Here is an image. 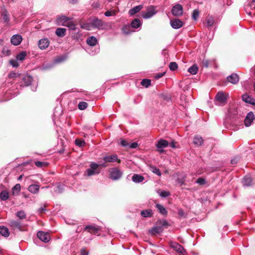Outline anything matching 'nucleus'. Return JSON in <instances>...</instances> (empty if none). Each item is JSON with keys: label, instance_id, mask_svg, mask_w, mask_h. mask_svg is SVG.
<instances>
[{"label": "nucleus", "instance_id": "nucleus-37", "mask_svg": "<svg viewBox=\"0 0 255 255\" xmlns=\"http://www.w3.org/2000/svg\"><path fill=\"white\" fill-rule=\"evenodd\" d=\"M21 186L19 184H16L12 189V194L14 195H17L20 191Z\"/></svg>", "mask_w": 255, "mask_h": 255}, {"label": "nucleus", "instance_id": "nucleus-9", "mask_svg": "<svg viewBox=\"0 0 255 255\" xmlns=\"http://www.w3.org/2000/svg\"><path fill=\"white\" fill-rule=\"evenodd\" d=\"M170 24L174 29H179L183 26L184 23L179 19L174 18L170 20Z\"/></svg>", "mask_w": 255, "mask_h": 255}, {"label": "nucleus", "instance_id": "nucleus-50", "mask_svg": "<svg viewBox=\"0 0 255 255\" xmlns=\"http://www.w3.org/2000/svg\"><path fill=\"white\" fill-rule=\"evenodd\" d=\"M20 75L17 73H15V72H10L9 74H8V77L10 78H16L18 76H19Z\"/></svg>", "mask_w": 255, "mask_h": 255}, {"label": "nucleus", "instance_id": "nucleus-24", "mask_svg": "<svg viewBox=\"0 0 255 255\" xmlns=\"http://www.w3.org/2000/svg\"><path fill=\"white\" fill-rule=\"evenodd\" d=\"M86 42L89 45L94 46L97 43V39L93 36H90L87 38Z\"/></svg>", "mask_w": 255, "mask_h": 255}, {"label": "nucleus", "instance_id": "nucleus-2", "mask_svg": "<svg viewBox=\"0 0 255 255\" xmlns=\"http://www.w3.org/2000/svg\"><path fill=\"white\" fill-rule=\"evenodd\" d=\"M170 247L172 248L174 250L177 252L179 255H185L186 251L183 248V247L179 244L176 242H170Z\"/></svg>", "mask_w": 255, "mask_h": 255}, {"label": "nucleus", "instance_id": "nucleus-62", "mask_svg": "<svg viewBox=\"0 0 255 255\" xmlns=\"http://www.w3.org/2000/svg\"><path fill=\"white\" fill-rule=\"evenodd\" d=\"M169 145L170 146H171V147L174 148L176 147V146H175V143L174 142H171L170 144H169Z\"/></svg>", "mask_w": 255, "mask_h": 255}, {"label": "nucleus", "instance_id": "nucleus-12", "mask_svg": "<svg viewBox=\"0 0 255 255\" xmlns=\"http://www.w3.org/2000/svg\"><path fill=\"white\" fill-rule=\"evenodd\" d=\"M100 230V228L98 226L94 225L86 226L84 228V231H87L91 234H96Z\"/></svg>", "mask_w": 255, "mask_h": 255}, {"label": "nucleus", "instance_id": "nucleus-18", "mask_svg": "<svg viewBox=\"0 0 255 255\" xmlns=\"http://www.w3.org/2000/svg\"><path fill=\"white\" fill-rule=\"evenodd\" d=\"M242 99L247 103H249L253 105H255V100L248 94L243 95L242 96Z\"/></svg>", "mask_w": 255, "mask_h": 255}, {"label": "nucleus", "instance_id": "nucleus-30", "mask_svg": "<svg viewBox=\"0 0 255 255\" xmlns=\"http://www.w3.org/2000/svg\"><path fill=\"white\" fill-rule=\"evenodd\" d=\"M252 181V178L250 176H246L244 177V178L243 179V181L244 186H250L251 185Z\"/></svg>", "mask_w": 255, "mask_h": 255}, {"label": "nucleus", "instance_id": "nucleus-11", "mask_svg": "<svg viewBox=\"0 0 255 255\" xmlns=\"http://www.w3.org/2000/svg\"><path fill=\"white\" fill-rule=\"evenodd\" d=\"M156 13L154 8L153 6L149 7L146 12L142 13V17L144 18H149L153 16Z\"/></svg>", "mask_w": 255, "mask_h": 255}, {"label": "nucleus", "instance_id": "nucleus-43", "mask_svg": "<svg viewBox=\"0 0 255 255\" xmlns=\"http://www.w3.org/2000/svg\"><path fill=\"white\" fill-rule=\"evenodd\" d=\"M150 170H151V171L153 173L157 174L158 176H161V173L159 169L158 168H156L155 166H151Z\"/></svg>", "mask_w": 255, "mask_h": 255}, {"label": "nucleus", "instance_id": "nucleus-52", "mask_svg": "<svg viewBox=\"0 0 255 255\" xmlns=\"http://www.w3.org/2000/svg\"><path fill=\"white\" fill-rule=\"evenodd\" d=\"M129 28V26H125L122 28L123 32L125 34H129L130 32L128 31L127 30Z\"/></svg>", "mask_w": 255, "mask_h": 255}, {"label": "nucleus", "instance_id": "nucleus-27", "mask_svg": "<svg viewBox=\"0 0 255 255\" xmlns=\"http://www.w3.org/2000/svg\"><path fill=\"white\" fill-rule=\"evenodd\" d=\"M81 27L88 30H91L93 27L91 19L89 20V22L81 24Z\"/></svg>", "mask_w": 255, "mask_h": 255}, {"label": "nucleus", "instance_id": "nucleus-60", "mask_svg": "<svg viewBox=\"0 0 255 255\" xmlns=\"http://www.w3.org/2000/svg\"><path fill=\"white\" fill-rule=\"evenodd\" d=\"M81 255H88V252H87L85 249L81 251Z\"/></svg>", "mask_w": 255, "mask_h": 255}, {"label": "nucleus", "instance_id": "nucleus-17", "mask_svg": "<svg viewBox=\"0 0 255 255\" xmlns=\"http://www.w3.org/2000/svg\"><path fill=\"white\" fill-rule=\"evenodd\" d=\"M49 44V42L48 39L43 38L40 39L38 42V46L41 49H45Z\"/></svg>", "mask_w": 255, "mask_h": 255}, {"label": "nucleus", "instance_id": "nucleus-55", "mask_svg": "<svg viewBox=\"0 0 255 255\" xmlns=\"http://www.w3.org/2000/svg\"><path fill=\"white\" fill-rule=\"evenodd\" d=\"M121 144L123 146H127L128 145V142L124 139L121 140Z\"/></svg>", "mask_w": 255, "mask_h": 255}, {"label": "nucleus", "instance_id": "nucleus-14", "mask_svg": "<svg viewBox=\"0 0 255 255\" xmlns=\"http://www.w3.org/2000/svg\"><path fill=\"white\" fill-rule=\"evenodd\" d=\"M68 18L64 15H61L57 17L56 23L58 25H66V23L68 21Z\"/></svg>", "mask_w": 255, "mask_h": 255}, {"label": "nucleus", "instance_id": "nucleus-39", "mask_svg": "<svg viewBox=\"0 0 255 255\" xmlns=\"http://www.w3.org/2000/svg\"><path fill=\"white\" fill-rule=\"evenodd\" d=\"M75 144L79 147H83L86 144L84 140L80 139H76L75 140Z\"/></svg>", "mask_w": 255, "mask_h": 255}, {"label": "nucleus", "instance_id": "nucleus-35", "mask_svg": "<svg viewBox=\"0 0 255 255\" xmlns=\"http://www.w3.org/2000/svg\"><path fill=\"white\" fill-rule=\"evenodd\" d=\"M140 214L143 217H150L152 216V211L151 210H142Z\"/></svg>", "mask_w": 255, "mask_h": 255}, {"label": "nucleus", "instance_id": "nucleus-38", "mask_svg": "<svg viewBox=\"0 0 255 255\" xmlns=\"http://www.w3.org/2000/svg\"><path fill=\"white\" fill-rule=\"evenodd\" d=\"M26 55V52L22 51V52H20L19 54H18V55H17V56L16 57V59L18 61V60L22 61L25 59Z\"/></svg>", "mask_w": 255, "mask_h": 255}, {"label": "nucleus", "instance_id": "nucleus-25", "mask_svg": "<svg viewBox=\"0 0 255 255\" xmlns=\"http://www.w3.org/2000/svg\"><path fill=\"white\" fill-rule=\"evenodd\" d=\"M141 25V21L138 18H135L130 23V26L133 28H137L139 27Z\"/></svg>", "mask_w": 255, "mask_h": 255}, {"label": "nucleus", "instance_id": "nucleus-7", "mask_svg": "<svg viewBox=\"0 0 255 255\" xmlns=\"http://www.w3.org/2000/svg\"><path fill=\"white\" fill-rule=\"evenodd\" d=\"M98 167L99 164L96 163H92L90 165V168L86 171L87 175L90 176L98 174L99 173V171H97Z\"/></svg>", "mask_w": 255, "mask_h": 255}, {"label": "nucleus", "instance_id": "nucleus-31", "mask_svg": "<svg viewBox=\"0 0 255 255\" xmlns=\"http://www.w3.org/2000/svg\"><path fill=\"white\" fill-rule=\"evenodd\" d=\"M206 22L208 27L212 26L214 23V18L213 16L208 15L206 18Z\"/></svg>", "mask_w": 255, "mask_h": 255}, {"label": "nucleus", "instance_id": "nucleus-13", "mask_svg": "<svg viewBox=\"0 0 255 255\" xmlns=\"http://www.w3.org/2000/svg\"><path fill=\"white\" fill-rule=\"evenodd\" d=\"M22 40V36L19 34H15L13 35L10 39V41L13 45H18Z\"/></svg>", "mask_w": 255, "mask_h": 255}, {"label": "nucleus", "instance_id": "nucleus-16", "mask_svg": "<svg viewBox=\"0 0 255 255\" xmlns=\"http://www.w3.org/2000/svg\"><path fill=\"white\" fill-rule=\"evenodd\" d=\"M227 80L233 84H236L239 82V77L237 74L233 73L227 77Z\"/></svg>", "mask_w": 255, "mask_h": 255}, {"label": "nucleus", "instance_id": "nucleus-49", "mask_svg": "<svg viewBox=\"0 0 255 255\" xmlns=\"http://www.w3.org/2000/svg\"><path fill=\"white\" fill-rule=\"evenodd\" d=\"M2 17L4 22L7 23L9 21V17L6 12L3 13Z\"/></svg>", "mask_w": 255, "mask_h": 255}, {"label": "nucleus", "instance_id": "nucleus-26", "mask_svg": "<svg viewBox=\"0 0 255 255\" xmlns=\"http://www.w3.org/2000/svg\"><path fill=\"white\" fill-rule=\"evenodd\" d=\"M0 234L4 237H7L9 235V230L4 226H0Z\"/></svg>", "mask_w": 255, "mask_h": 255}, {"label": "nucleus", "instance_id": "nucleus-36", "mask_svg": "<svg viewBox=\"0 0 255 255\" xmlns=\"http://www.w3.org/2000/svg\"><path fill=\"white\" fill-rule=\"evenodd\" d=\"M162 231V228L161 227H155L151 229L149 232L151 234H159L160 232H161Z\"/></svg>", "mask_w": 255, "mask_h": 255}, {"label": "nucleus", "instance_id": "nucleus-29", "mask_svg": "<svg viewBox=\"0 0 255 255\" xmlns=\"http://www.w3.org/2000/svg\"><path fill=\"white\" fill-rule=\"evenodd\" d=\"M156 207L158 209L159 212L163 215H166L167 211L166 209L161 204H156Z\"/></svg>", "mask_w": 255, "mask_h": 255}, {"label": "nucleus", "instance_id": "nucleus-4", "mask_svg": "<svg viewBox=\"0 0 255 255\" xmlns=\"http://www.w3.org/2000/svg\"><path fill=\"white\" fill-rule=\"evenodd\" d=\"M122 172L117 168H113L110 170V178L114 180L119 179L122 176Z\"/></svg>", "mask_w": 255, "mask_h": 255}, {"label": "nucleus", "instance_id": "nucleus-64", "mask_svg": "<svg viewBox=\"0 0 255 255\" xmlns=\"http://www.w3.org/2000/svg\"><path fill=\"white\" fill-rule=\"evenodd\" d=\"M111 11L112 15H116L117 13V11L115 9L112 10Z\"/></svg>", "mask_w": 255, "mask_h": 255}, {"label": "nucleus", "instance_id": "nucleus-34", "mask_svg": "<svg viewBox=\"0 0 255 255\" xmlns=\"http://www.w3.org/2000/svg\"><path fill=\"white\" fill-rule=\"evenodd\" d=\"M198 70V68L196 64L191 66L188 70V72L192 75L197 74Z\"/></svg>", "mask_w": 255, "mask_h": 255}, {"label": "nucleus", "instance_id": "nucleus-46", "mask_svg": "<svg viewBox=\"0 0 255 255\" xmlns=\"http://www.w3.org/2000/svg\"><path fill=\"white\" fill-rule=\"evenodd\" d=\"M17 61L16 59H11L9 61V63L13 67H17L19 66Z\"/></svg>", "mask_w": 255, "mask_h": 255}, {"label": "nucleus", "instance_id": "nucleus-48", "mask_svg": "<svg viewBox=\"0 0 255 255\" xmlns=\"http://www.w3.org/2000/svg\"><path fill=\"white\" fill-rule=\"evenodd\" d=\"M159 195L162 197H166L170 195V193L168 191H162L159 193Z\"/></svg>", "mask_w": 255, "mask_h": 255}, {"label": "nucleus", "instance_id": "nucleus-58", "mask_svg": "<svg viewBox=\"0 0 255 255\" xmlns=\"http://www.w3.org/2000/svg\"><path fill=\"white\" fill-rule=\"evenodd\" d=\"M164 74H165V72L158 73L155 76V78L156 79H159V78L162 77Z\"/></svg>", "mask_w": 255, "mask_h": 255}, {"label": "nucleus", "instance_id": "nucleus-22", "mask_svg": "<svg viewBox=\"0 0 255 255\" xmlns=\"http://www.w3.org/2000/svg\"><path fill=\"white\" fill-rule=\"evenodd\" d=\"M28 191L33 194H36L39 190V186L37 184H32L30 185L28 188Z\"/></svg>", "mask_w": 255, "mask_h": 255}, {"label": "nucleus", "instance_id": "nucleus-44", "mask_svg": "<svg viewBox=\"0 0 255 255\" xmlns=\"http://www.w3.org/2000/svg\"><path fill=\"white\" fill-rule=\"evenodd\" d=\"M169 67L171 71H174L177 69L178 65L176 62H171L169 64Z\"/></svg>", "mask_w": 255, "mask_h": 255}, {"label": "nucleus", "instance_id": "nucleus-61", "mask_svg": "<svg viewBox=\"0 0 255 255\" xmlns=\"http://www.w3.org/2000/svg\"><path fill=\"white\" fill-rule=\"evenodd\" d=\"M231 162L232 164H236L237 162V158H235L234 159H232L231 161Z\"/></svg>", "mask_w": 255, "mask_h": 255}, {"label": "nucleus", "instance_id": "nucleus-19", "mask_svg": "<svg viewBox=\"0 0 255 255\" xmlns=\"http://www.w3.org/2000/svg\"><path fill=\"white\" fill-rule=\"evenodd\" d=\"M22 80L23 83L21 84V85L27 86L31 83L32 78L29 75H25L22 77Z\"/></svg>", "mask_w": 255, "mask_h": 255}, {"label": "nucleus", "instance_id": "nucleus-6", "mask_svg": "<svg viewBox=\"0 0 255 255\" xmlns=\"http://www.w3.org/2000/svg\"><path fill=\"white\" fill-rule=\"evenodd\" d=\"M169 143L167 140L161 139L158 141L156 147L157 148L158 151L162 153L164 151L163 148L167 147Z\"/></svg>", "mask_w": 255, "mask_h": 255}, {"label": "nucleus", "instance_id": "nucleus-57", "mask_svg": "<svg viewBox=\"0 0 255 255\" xmlns=\"http://www.w3.org/2000/svg\"><path fill=\"white\" fill-rule=\"evenodd\" d=\"M137 145L138 144L136 142H132L129 145V147L131 148H135Z\"/></svg>", "mask_w": 255, "mask_h": 255}, {"label": "nucleus", "instance_id": "nucleus-41", "mask_svg": "<svg viewBox=\"0 0 255 255\" xmlns=\"http://www.w3.org/2000/svg\"><path fill=\"white\" fill-rule=\"evenodd\" d=\"M141 84L145 87H149L151 84V81L149 79H143L141 82Z\"/></svg>", "mask_w": 255, "mask_h": 255}, {"label": "nucleus", "instance_id": "nucleus-59", "mask_svg": "<svg viewBox=\"0 0 255 255\" xmlns=\"http://www.w3.org/2000/svg\"><path fill=\"white\" fill-rule=\"evenodd\" d=\"M105 15L106 16H110L112 15L111 10H108L105 12Z\"/></svg>", "mask_w": 255, "mask_h": 255}, {"label": "nucleus", "instance_id": "nucleus-21", "mask_svg": "<svg viewBox=\"0 0 255 255\" xmlns=\"http://www.w3.org/2000/svg\"><path fill=\"white\" fill-rule=\"evenodd\" d=\"M144 179V178L143 176L137 174H133L132 177V181L136 183H140L142 182Z\"/></svg>", "mask_w": 255, "mask_h": 255}, {"label": "nucleus", "instance_id": "nucleus-42", "mask_svg": "<svg viewBox=\"0 0 255 255\" xmlns=\"http://www.w3.org/2000/svg\"><path fill=\"white\" fill-rule=\"evenodd\" d=\"M16 215L20 219H23L26 217L25 213L23 211H18L17 212Z\"/></svg>", "mask_w": 255, "mask_h": 255}, {"label": "nucleus", "instance_id": "nucleus-56", "mask_svg": "<svg viewBox=\"0 0 255 255\" xmlns=\"http://www.w3.org/2000/svg\"><path fill=\"white\" fill-rule=\"evenodd\" d=\"M178 215L180 217H184L185 213L182 209H180L178 210Z\"/></svg>", "mask_w": 255, "mask_h": 255}, {"label": "nucleus", "instance_id": "nucleus-54", "mask_svg": "<svg viewBox=\"0 0 255 255\" xmlns=\"http://www.w3.org/2000/svg\"><path fill=\"white\" fill-rule=\"evenodd\" d=\"M202 64L203 66H205V67H208L209 65V61L207 59H203L202 61Z\"/></svg>", "mask_w": 255, "mask_h": 255}, {"label": "nucleus", "instance_id": "nucleus-45", "mask_svg": "<svg viewBox=\"0 0 255 255\" xmlns=\"http://www.w3.org/2000/svg\"><path fill=\"white\" fill-rule=\"evenodd\" d=\"M199 10L198 9H194L192 15V18L195 20H197L199 16Z\"/></svg>", "mask_w": 255, "mask_h": 255}, {"label": "nucleus", "instance_id": "nucleus-33", "mask_svg": "<svg viewBox=\"0 0 255 255\" xmlns=\"http://www.w3.org/2000/svg\"><path fill=\"white\" fill-rule=\"evenodd\" d=\"M0 198L1 200L5 201L9 198V193L7 191H2L0 194Z\"/></svg>", "mask_w": 255, "mask_h": 255}, {"label": "nucleus", "instance_id": "nucleus-1", "mask_svg": "<svg viewBox=\"0 0 255 255\" xmlns=\"http://www.w3.org/2000/svg\"><path fill=\"white\" fill-rule=\"evenodd\" d=\"M228 96V94H226L223 92H219L216 96L217 104L219 106L225 105Z\"/></svg>", "mask_w": 255, "mask_h": 255}, {"label": "nucleus", "instance_id": "nucleus-28", "mask_svg": "<svg viewBox=\"0 0 255 255\" xmlns=\"http://www.w3.org/2000/svg\"><path fill=\"white\" fill-rule=\"evenodd\" d=\"M66 30L64 28H58L55 31L56 34L59 37H63L65 35Z\"/></svg>", "mask_w": 255, "mask_h": 255}, {"label": "nucleus", "instance_id": "nucleus-53", "mask_svg": "<svg viewBox=\"0 0 255 255\" xmlns=\"http://www.w3.org/2000/svg\"><path fill=\"white\" fill-rule=\"evenodd\" d=\"M197 183H198L200 184H203L205 183V181L204 179L199 178L197 179Z\"/></svg>", "mask_w": 255, "mask_h": 255}, {"label": "nucleus", "instance_id": "nucleus-10", "mask_svg": "<svg viewBox=\"0 0 255 255\" xmlns=\"http://www.w3.org/2000/svg\"><path fill=\"white\" fill-rule=\"evenodd\" d=\"M255 119V116L253 112H251L247 115L245 120L244 124L246 127L250 126Z\"/></svg>", "mask_w": 255, "mask_h": 255}, {"label": "nucleus", "instance_id": "nucleus-32", "mask_svg": "<svg viewBox=\"0 0 255 255\" xmlns=\"http://www.w3.org/2000/svg\"><path fill=\"white\" fill-rule=\"evenodd\" d=\"M203 141V140L202 138L199 136H196L193 139V143L197 146L201 145L202 144Z\"/></svg>", "mask_w": 255, "mask_h": 255}, {"label": "nucleus", "instance_id": "nucleus-47", "mask_svg": "<svg viewBox=\"0 0 255 255\" xmlns=\"http://www.w3.org/2000/svg\"><path fill=\"white\" fill-rule=\"evenodd\" d=\"M63 190V186L60 184H58L55 190V192L57 193H61Z\"/></svg>", "mask_w": 255, "mask_h": 255}, {"label": "nucleus", "instance_id": "nucleus-20", "mask_svg": "<svg viewBox=\"0 0 255 255\" xmlns=\"http://www.w3.org/2000/svg\"><path fill=\"white\" fill-rule=\"evenodd\" d=\"M105 162H113L118 160V156L116 154H113L105 156L103 158Z\"/></svg>", "mask_w": 255, "mask_h": 255}, {"label": "nucleus", "instance_id": "nucleus-5", "mask_svg": "<svg viewBox=\"0 0 255 255\" xmlns=\"http://www.w3.org/2000/svg\"><path fill=\"white\" fill-rule=\"evenodd\" d=\"M183 6L180 4H176L172 8L171 13L175 16H180L183 14Z\"/></svg>", "mask_w": 255, "mask_h": 255}, {"label": "nucleus", "instance_id": "nucleus-51", "mask_svg": "<svg viewBox=\"0 0 255 255\" xmlns=\"http://www.w3.org/2000/svg\"><path fill=\"white\" fill-rule=\"evenodd\" d=\"M46 164L45 162H41V161H36L35 162V165L38 167H41Z\"/></svg>", "mask_w": 255, "mask_h": 255}, {"label": "nucleus", "instance_id": "nucleus-63", "mask_svg": "<svg viewBox=\"0 0 255 255\" xmlns=\"http://www.w3.org/2000/svg\"><path fill=\"white\" fill-rule=\"evenodd\" d=\"M93 6L95 8H98L100 6V4L98 2H96V3H93Z\"/></svg>", "mask_w": 255, "mask_h": 255}, {"label": "nucleus", "instance_id": "nucleus-3", "mask_svg": "<svg viewBox=\"0 0 255 255\" xmlns=\"http://www.w3.org/2000/svg\"><path fill=\"white\" fill-rule=\"evenodd\" d=\"M92 27L96 28L98 29H104L106 27V23L102 20L97 17L91 18Z\"/></svg>", "mask_w": 255, "mask_h": 255}, {"label": "nucleus", "instance_id": "nucleus-23", "mask_svg": "<svg viewBox=\"0 0 255 255\" xmlns=\"http://www.w3.org/2000/svg\"><path fill=\"white\" fill-rule=\"evenodd\" d=\"M143 7L142 5H139L133 7L129 10V14L130 15H134L137 12H139Z\"/></svg>", "mask_w": 255, "mask_h": 255}, {"label": "nucleus", "instance_id": "nucleus-40", "mask_svg": "<svg viewBox=\"0 0 255 255\" xmlns=\"http://www.w3.org/2000/svg\"><path fill=\"white\" fill-rule=\"evenodd\" d=\"M87 106V103L85 102H81L78 104V108L81 110H84L86 109Z\"/></svg>", "mask_w": 255, "mask_h": 255}, {"label": "nucleus", "instance_id": "nucleus-8", "mask_svg": "<svg viewBox=\"0 0 255 255\" xmlns=\"http://www.w3.org/2000/svg\"><path fill=\"white\" fill-rule=\"evenodd\" d=\"M37 237L42 242L47 243L50 239V235L48 233L39 231L37 234Z\"/></svg>", "mask_w": 255, "mask_h": 255}, {"label": "nucleus", "instance_id": "nucleus-15", "mask_svg": "<svg viewBox=\"0 0 255 255\" xmlns=\"http://www.w3.org/2000/svg\"><path fill=\"white\" fill-rule=\"evenodd\" d=\"M9 225L11 229L13 230H21L22 229V225L21 223L18 221L13 220L11 221H10Z\"/></svg>", "mask_w": 255, "mask_h": 255}]
</instances>
